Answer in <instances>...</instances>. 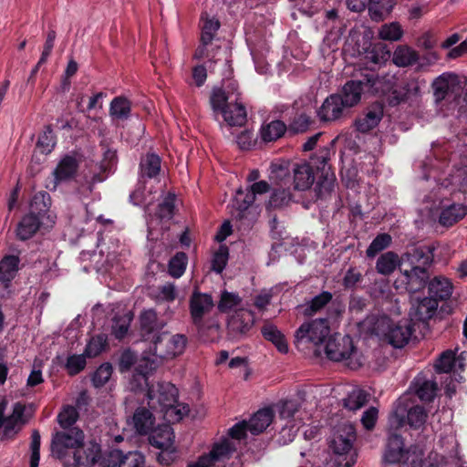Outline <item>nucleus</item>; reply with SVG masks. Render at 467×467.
<instances>
[{
    "label": "nucleus",
    "mask_w": 467,
    "mask_h": 467,
    "mask_svg": "<svg viewBox=\"0 0 467 467\" xmlns=\"http://www.w3.org/2000/svg\"><path fill=\"white\" fill-rule=\"evenodd\" d=\"M321 170V158L314 154L308 161L301 162L285 161L273 170L281 186H293L294 190L306 191L315 182L316 175Z\"/></svg>",
    "instance_id": "f257e3e1"
},
{
    "label": "nucleus",
    "mask_w": 467,
    "mask_h": 467,
    "mask_svg": "<svg viewBox=\"0 0 467 467\" xmlns=\"http://www.w3.org/2000/svg\"><path fill=\"white\" fill-rule=\"evenodd\" d=\"M235 88L234 83H230L227 88H213L210 103L215 115L221 114L223 121L230 127H242L247 121V112L245 107L240 102V93H234L228 90Z\"/></svg>",
    "instance_id": "f03ea898"
},
{
    "label": "nucleus",
    "mask_w": 467,
    "mask_h": 467,
    "mask_svg": "<svg viewBox=\"0 0 467 467\" xmlns=\"http://www.w3.org/2000/svg\"><path fill=\"white\" fill-rule=\"evenodd\" d=\"M321 115V108L316 109L309 97L299 98L291 105H284L280 109V116L292 135L306 132L314 122L313 115Z\"/></svg>",
    "instance_id": "7ed1b4c3"
},
{
    "label": "nucleus",
    "mask_w": 467,
    "mask_h": 467,
    "mask_svg": "<svg viewBox=\"0 0 467 467\" xmlns=\"http://www.w3.org/2000/svg\"><path fill=\"white\" fill-rule=\"evenodd\" d=\"M356 439L357 433L352 424L343 423L334 430L328 447L334 455L335 467H352L355 464L357 453L353 443Z\"/></svg>",
    "instance_id": "20e7f679"
},
{
    "label": "nucleus",
    "mask_w": 467,
    "mask_h": 467,
    "mask_svg": "<svg viewBox=\"0 0 467 467\" xmlns=\"http://www.w3.org/2000/svg\"><path fill=\"white\" fill-rule=\"evenodd\" d=\"M270 191V184L265 181L254 182L246 191L237 190L234 200V211L232 216L247 227H251L258 216L257 206L254 205L256 194H264Z\"/></svg>",
    "instance_id": "39448f33"
},
{
    "label": "nucleus",
    "mask_w": 467,
    "mask_h": 467,
    "mask_svg": "<svg viewBox=\"0 0 467 467\" xmlns=\"http://www.w3.org/2000/svg\"><path fill=\"white\" fill-rule=\"evenodd\" d=\"M148 400L151 408H156L158 404L160 410L172 421H180L189 411L187 406H183L182 410L175 406L178 402V389L171 382H159L156 387L150 388Z\"/></svg>",
    "instance_id": "423d86ee"
},
{
    "label": "nucleus",
    "mask_w": 467,
    "mask_h": 467,
    "mask_svg": "<svg viewBox=\"0 0 467 467\" xmlns=\"http://www.w3.org/2000/svg\"><path fill=\"white\" fill-rule=\"evenodd\" d=\"M296 349L308 358L321 356V317L305 321L295 332Z\"/></svg>",
    "instance_id": "0eeeda50"
},
{
    "label": "nucleus",
    "mask_w": 467,
    "mask_h": 467,
    "mask_svg": "<svg viewBox=\"0 0 467 467\" xmlns=\"http://www.w3.org/2000/svg\"><path fill=\"white\" fill-rule=\"evenodd\" d=\"M332 329L323 332V346L327 358L333 361L349 358L356 352L352 337L340 333H334L327 337L325 333L328 334Z\"/></svg>",
    "instance_id": "6e6552de"
},
{
    "label": "nucleus",
    "mask_w": 467,
    "mask_h": 467,
    "mask_svg": "<svg viewBox=\"0 0 467 467\" xmlns=\"http://www.w3.org/2000/svg\"><path fill=\"white\" fill-rule=\"evenodd\" d=\"M84 432L79 428H72L57 431L51 441L52 455L59 460L64 459L68 450H79L83 445Z\"/></svg>",
    "instance_id": "1a4fd4ad"
},
{
    "label": "nucleus",
    "mask_w": 467,
    "mask_h": 467,
    "mask_svg": "<svg viewBox=\"0 0 467 467\" xmlns=\"http://www.w3.org/2000/svg\"><path fill=\"white\" fill-rule=\"evenodd\" d=\"M161 168V159L156 153H147L140 162V175L137 188L130 194V201L137 204L140 201L148 179H157Z\"/></svg>",
    "instance_id": "9d476101"
},
{
    "label": "nucleus",
    "mask_w": 467,
    "mask_h": 467,
    "mask_svg": "<svg viewBox=\"0 0 467 467\" xmlns=\"http://www.w3.org/2000/svg\"><path fill=\"white\" fill-rule=\"evenodd\" d=\"M437 249L435 244H422L409 248L401 254L400 267L423 268L430 271L434 260V251Z\"/></svg>",
    "instance_id": "9b49d317"
},
{
    "label": "nucleus",
    "mask_w": 467,
    "mask_h": 467,
    "mask_svg": "<svg viewBox=\"0 0 467 467\" xmlns=\"http://www.w3.org/2000/svg\"><path fill=\"white\" fill-rule=\"evenodd\" d=\"M34 411L33 404L26 406L20 401L16 402L13 406L12 413L6 418L1 440L14 439L33 417Z\"/></svg>",
    "instance_id": "f8f14e48"
},
{
    "label": "nucleus",
    "mask_w": 467,
    "mask_h": 467,
    "mask_svg": "<svg viewBox=\"0 0 467 467\" xmlns=\"http://www.w3.org/2000/svg\"><path fill=\"white\" fill-rule=\"evenodd\" d=\"M410 456V451L405 449L402 436L396 432L390 433L384 453L385 467H400V464H408Z\"/></svg>",
    "instance_id": "ddd939ff"
},
{
    "label": "nucleus",
    "mask_w": 467,
    "mask_h": 467,
    "mask_svg": "<svg viewBox=\"0 0 467 467\" xmlns=\"http://www.w3.org/2000/svg\"><path fill=\"white\" fill-rule=\"evenodd\" d=\"M254 325V314L247 309H239L227 322V336L232 340H240L249 335Z\"/></svg>",
    "instance_id": "4468645a"
},
{
    "label": "nucleus",
    "mask_w": 467,
    "mask_h": 467,
    "mask_svg": "<svg viewBox=\"0 0 467 467\" xmlns=\"http://www.w3.org/2000/svg\"><path fill=\"white\" fill-rule=\"evenodd\" d=\"M386 323L388 330L385 333V337L391 346L400 348L409 343L415 331L414 325L409 319L394 322L389 318H386Z\"/></svg>",
    "instance_id": "2eb2a0df"
},
{
    "label": "nucleus",
    "mask_w": 467,
    "mask_h": 467,
    "mask_svg": "<svg viewBox=\"0 0 467 467\" xmlns=\"http://www.w3.org/2000/svg\"><path fill=\"white\" fill-rule=\"evenodd\" d=\"M157 368L155 361L148 358H143L140 363L135 367V369L129 381V389L135 393L146 391L148 397V389L153 388L154 385H150L149 376Z\"/></svg>",
    "instance_id": "dca6fc26"
},
{
    "label": "nucleus",
    "mask_w": 467,
    "mask_h": 467,
    "mask_svg": "<svg viewBox=\"0 0 467 467\" xmlns=\"http://www.w3.org/2000/svg\"><path fill=\"white\" fill-rule=\"evenodd\" d=\"M375 85V78L373 75H366L363 79H352L348 81L340 95V99L344 101L345 105L351 108L357 105L360 99L361 94L365 91H369Z\"/></svg>",
    "instance_id": "f3484780"
},
{
    "label": "nucleus",
    "mask_w": 467,
    "mask_h": 467,
    "mask_svg": "<svg viewBox=\"0 0 467 467\" xmlns=\"http://www.w3.org/2000/svg\"><path fill=\"white\" fill-rule=\"evenodd\" d=\"M213 306L214 303L210 294L194 289L189 300V310L193 325L202 327L204 316L209 314Z\"/></svg>",
    "instance_id": "a211bd4d"
},
{
    "label": "nucleus",
    "mask_w": 467,
    "mask_h": 467,
    "mask_svg": "<svg viewBox=\"0 0 467 467\" xmlns=\"http://www.w3.org/2000/svg\"><path fill=\"white\" fill-rule=\"evenodd\" d=\"M400 276L398 282H400L404 285L406 291L410 294H416L426 287L429 285L431 279L430 271L424 270L423 268L413 267L410 269L405 267H400Z\"/></svg>",
    "instance_id": "6ab92c4d"
},
{
    "label": "nucleus",
    "mask_w": 467,
    "mask_h": 467,
    "mask_svg": "<svg viewBox=\"0 0 467 467\" xmlns=\"http://www.w3.org/2000/svg\"><path fill=\"white\" fill-rule=\"evenodd\" d=\"M345 308L346 304L339 296L333 299L330 292L323 291V312L326 311V317H323V331L335 328L339 324Z\"/></svg>",
    "instance_id": "aec40b11"
},
{
    "label": "nucleus",
    "mask_w": 467,
    "mask_h": 467,
    "mask_svg": "<svg viewBox=\"0 0 467 467\" xmlns=\"http://www.w3.org/2000/svg\"><path fill=\"white\" fill-rule=\"evenodd\" d=\"M48 223L37 218L35 214L27 213L22 216L16 228V236L19 241H27L42 230H48Z\"/></svg>",
    "instance_id": "412c9836"
},
{
    "label": "nucleus",
    "mask_w": 467,
    "mask_h": 467,
    "mask_svg": "<svg viewBox=\"0 0 467 467\" xmlns=\"http://www.w3.org/2000/svg\"><path fill=\"white\" fill-rule=\"evenodd\" d=\"M51 202V196L47 192H37L30 201L28 212L48 223L49 226H54L56 215L50 212Z\"/></svg>",
    "instance_id": "4be33fe9"
},
{
    "label": "nucleus",
    "mask_w": 467,
    "mask_h": 467,
    "mask_svg": "<svg viewBox=\"0 0 467 467\" xmlns=\"http://www.w3.org/2000/svg\"><path fill=\"white\" fill-rule=\"evenodd\" d=\"M413 300H415V303H412L409 313L411 323L412 321L425 323L435 315L439 305L436 299L426 296L423 298L417 297Z\"/></svg>",
    "instance_id": "5701e85b"
},
{
    "label": "nucleus",
    "mask_w": 467,
    "mask_h": 467,
    "mask_svg": "<svg viewBox=\"0 0 467 467\" xmlns=\"http://www.w3.org/2000/svg\"><path fill=\"white\" fill-rule=\"evenodd\" d=\"M20 270V258L15 254H5L0 260V283L4 289L9 290L12 282Z\"/></svg>",
    "instance_id": "b1692460"
},
{
    "label": "nucleus",
    "mask_w": 467,
    "mask_h": 467,
    "mask_svg": "<svg viewBox=\"0 0 467 467\" xmlns=\"http://www.w3.org/2000/svg\"><path fill=\"white\" fill-rule=\"evenodd\" d=\"M78 168L79 162L76 157L69 154L62 157L53 171L56 184L75 179Z\"/></svg>",
    "instance_id": "393cba45"
},
{
    "label": "nucleus",
    "mask_w": 467,
    "mask_h": 467,
    "mask_svg": "<svg viewBox=\"0 0 467 467\" xmlns=\"http://www.w3.org/2000/svg\"><path fill=\"white\" fill-rule=\"evenodd\" d=\"M100 445L94 441L86 445L83 444L79 450L73 451L74 464L72 467L95 464L100 458Z\"/></svg>",
    "instance_id": "a878e982"
},
{
    "label": "nucleus",
    "mask_w": 467,
    "mask_h": 467,
    "mask_svg": "<svg viewBox=\"0 0 467 467\" xmlns=\"http://www.w3.org/2000/svg\"><path fill=\"white\" fill-rule=\"evenodd\" d=\"M162 325L158 321L157 313L153 309H148L140 315V335L144 341H148L158 335Z\"/></svg>",
    "instance_id": "bb28decb"
},
{
    "label": "nucleus",
    "mask_w": 467,
    "mask_h": 467,
    "mask_svg": "<svg viewBox=\"0 0 467 467\" xmlns=\"http://www.w3.org/2000/svg\"><path fill=\"white\" fill-rule=\"evenodd\" d=\"M132 423L138 434L146 435L153 430L155 417L146 407H138L133 413Z\"/></svg>",
    "instance_id": "cd10ccee"
},
{
    "label": "nucleus",
    "mask_w": 467,
    "mask_h": 467,
    "mask_svg": "<svg viewBox=\"0 0 467 467\" xmlns=\"http://www.w3.org/2000/svg\"><path fill=\"white\" fill-rule=\"evenodd\" d=\"M467 214V206L463 203H451L441 208L439 223L444 227H451Z\"/></svg>",
    "instance_id": "c85d7f7f"
},
{
    "label": "nucleus",
    "mask_w": 467,
    "mask_h": 467,
    "mask_svg": "<svg viewBox=\"0 0 467 467\" xmlns=\"http://www.w3.org/2000/svg\"><path fill=\"white\" fill-rule=\"evenodd\" d=\"M452 284L450 279L443 276H435L430 279L428 285L429 296L439 301L447 300L452 294Z\"/></svg>",
    "instance_id": "c756f323"
},
{
    "label": "nucleus",
    "mask_w": 467,
    "mask_h": 467,
    "mask_svg": "<svg viewBox=\"0 0 467 467\" xmlns=\"http://www.w3.org/2000/svg\"><path fill=\"white\" fill-rule=\"evenodd\" d=\"M173 431L170 425H162L153 429L149 436V443L157 449L171 448L173 444Z\"/></svg>",
    "instance_id": "7c9ffc66"
},
{
    "label": "nucleus",
    "mask_w": 467,
    "mask_h": 467,
    "mask_svg": "<svg viewBox=\"0 0 467 467\" xmlns=\"http://www.w3.org/2000/svg\"><path fill=\"white\" fill-rule=\"evenodd\" d=\"M346 108L348 107L340 99V95H331L323 101V122L339 119Z\"/></svg>",
    "instance_id": "2f4dec72"
},
{
    "label": "nucleus",
    "mask_w": 467,
    "mask_h": 467,
    "mask_svg": "<svg viewBox=\"0 0 467 467\" xmlns=\"http://www.w3.org/2000/svg\"><path fill=\"white\" fill-rule=\"evenodd\" d=\"M273 419L274 411L271 408L259 410L247 422L249 425V431L254 435L262 433L271 424Z\"/></svg>",
    "instance_id": "473e14b6"
},
{
    "label": "nucleus",
    "mask_w": 467,
    "mask_h": 467,
    "mask_svg": "<svg viewBox=\"0 0 467 467\" xmlns=\"http://www.w3.org/2000/svg\"><path fill=\"white\" fill-rule=\"evenodd\" d=\"M286 131L288 132V130L285 120L275 119L262 125L260 135L263 141L273 142L282 138Z\"/></svg>",
    "instance_id": "72a5a7b5"
},
{
    "label": "nucleus",
    "mask_w": 467,
    "mask_h": 467,
    "mask_svg": "<svg viewBox=\"0 0 467 467\" xmlns=\"http://www.w3.org/2000/svg\"><path fill=\"white\" fill-rule=\"evenodd\" d=\"M261 333L264 338L272 342L280 353L286 354L288 352V344L285 337L276 326L265 323L261 328Z\"/></svg>",
    "instance_id": "f704fd0d"
},
{
    "label": "nucleus",
    "mask_w": 467,
    "mask_h": 467,
    "mask_svg": "<svg viewBox=\"0 0 467 467\" xmlns=\"http://www.w3.org/2000/svg\"><path fill=\"white\" fill-rule=\"evenodd\" d=\"M293 202V194L289 185L281 186V181L278 182V187L275 188L269 201L266 203V209H279L288 205Z\"/></svg>",
    "instance_id": "c9c22d12"
},
{
    "label": "nucleus",
    "mask_w": 467,
    "mask_h": 467,
    "mask_svg": "<svg viewBox=\"0 0 467 467\" xmlns=\"http://www.w3.org/2000/svg\"><path fill=\"white\" fill-rule=\"evenodd\" d=\"M176 211V194L169 192L163 197L162 201L157 205L155 216L161 222H169L175 215Z\"/></svg>",
    "instance_id": "e433bc0d"
},
{
    "label": "nucleus",
    "mask_w": 467,
    "mask_h": 467,
    "mask_svg": "<svg viewBox=\"0 0 467 467\" xmlns=\"http://www.w3.org/2000/svg\"><path fill=\"white\" fill-rule=\"evenodd\" d=\"M131 112V102L123 96L115 97L109 105V116L113 120H126Z\"/></svg>",
    "instance_id": "4c0bfd02"
},
{
    "label": "nucleus",
    "mask_w": 467,
    "mask_h": 467,
    "mask_svg": "<svg viewBox=\"0 0 467 467\" xmlns=\"http://www.w3.org/2000/svg\"><path fill=\"white\" fill-rule=\"evenodd\" d=\"M134 315L131 311H127L122 315H115L112 318L111 334L116 339H123L129 332L130 323L133 320Z\"/></svg>",
    "instance_id": "58836bf2"
},
{
    "label": "nucleus",
    "mask_w": 467,
    "mask_h": 467,
    "mask_svg": "<svg viewBox=\"0 0 467 467\" xmlns=\"http://www.w3.org/2000/svg\"><path fill=\"white\" fill-rule=\"evenodd\" d=\"M400 261L401 256L399 257L396 253L389 251L381 254L378 258L376 263V269L378 273L384 275H389L393 273L397 267L400 269Z\"/></svg>",
    "instance_id": "ea45409f"
},
{
    "label": "nucleus",
    "mask_w": 467,
    "mask_h": 467,
    "mask_svg": "<svg viewBox=\"0 0 467 467\" xmlns=\"http://www.w3.org/2000/svg\"><path fill=\"white\" fill-rule=\"evenodd\" d=\"M382 109H369L364 116L356 119L355 125L359 132L365 133L374 129L381 120Z\"/></svg>",
    "instance_id": "a19ab883"
},
{
    "label": "nucleus",
    "mask_w": 467,
    "mask_h": 467,
    "mask_svg": "<svg viewBox=\"0 0 467 467\" xmlns=\"http://www.w3.org/2000/svg\"><path fill=\"white\" fill-rule=\"evenodd\" d=\"M418 59V53L407 46H400L397 47L392 57L395 65L403 67L415 64Z\"/></svg>",
    "instance_id": "79ce46f5"
},
{
    "label": "nucleus",
    "mask_w": 467,
    "mask_h": 467,
    "mask_svg": "<svg viewBox=\"0 0 467 467\" xmlns=\"http://www.w3.org/2000/svg\"><path fill=\"white\" fill-rule=\"evenodd\" d=\"M57 137L53 131L51 125L45 126L43 131L39 134L36 148L42 154H49L55 148Z\"/></svg>",
    "instance_id": "37998d69"
},
{
    "label": "nucleus",
    "mask_w": 467,
    "mask_h": 467,
    "mask_svg": "<svg viewBox=\"0 0 467 467\" xmlns=\"http://www.w3.org/2000/svg\"><path fill=\"white\" fill-rule=\"evenodd\" d=\"M437 44L438 39L435 33L431 30L424 32L417 39L418 47L430 51L427 55L429 57V62H435L439 59L438 54L434 51H431L437 46Z\"/></svg>",
    "instance_id": "c03bdc74"
},
{
    "label": "nucleus",
    "mask_w": 467,
    "mask_h": 467,
    "mask_svg": "<svg viewBox=\"0 0 467 467\" xmlns=\"http://www.w3.org/2000/svg\"><path fill=\"white\" fill-rule=\"evenodd\" d=\"M149 351L161 359H169L167 332H161L150 339Z\"/></svg>",
    "instance_id": "a18cd8bd"
},
{
    "label": "nucleus",
    "mask_w": 467,
    "mask_h": 467,
    "mask_svg": "<svg viewBox=\"0 0 467 467\" xmlns=\"http://www.w3.org/2000/svg\"><path fill=\"white\" fill-rule=\"evenodd\" d=\"M79 418L78 410L72 405H65L57 416V420L63 430L72 429Z\"/></svg>",
    "instance_id": "49530a36"
},
{
    "label": "nucleus",
    "mask_w": 467,
    "mask_h": 467,
    "mask_svg": "<svg viewBox=\"0 0 467 467\" xmlns=\"http://www.w3.org/2000/svg\"><path fill=\"white\" fill-rule=\"evenodd\" d=\"M108 347V336L106 334H99L92 337L84 349V354L88 358H95L102 353Z\"/></svg>",
    "instance_id": "de8ad7c7"
},
{
    "label": "nucleus",
    "mask_w": 467,
    "mask_h": 467,
    "mask_svg": "<svg viewBox=\"0 0 467 467\" xmlns=\"http://www.w3.org/2000/svg\"><path fill=\"white\" fill-rule=\"evenodd\" d=\"M188 339L185 335L182 334H176V335H170L167 333V346H168V352H169V358H173L183 353L186 345H187Z\"/></svg>",
    "instance_id": "09e8293b"
},
{
    "label": "nucleus",
    "mask_w": 467,
    "mask_h": 467,
    "mask_svg": "<svg viewBox=\"0 0 467 467\" xmlns=\"http://www.w3.org/2000/svg\"><path fill=\"white\" fill-rule=\"evenodd\" d=\"M188 256L184 252L176 253L169 261V274L175 278L181 277L186 269Z\"/></svg>",
    "instance_id": "8fccbe9b"
},
{
    "label": "nucleus",
    "mask_w": 467,
    "mask_h": 467,
    "mask_svg": "<svg viewBox=\"0 0 467 467\" xmlns=\"http://www.w3.org/2000/svg\"><path fill=\"white\" fill-rule=\"evenodd\" d=\"M427 417L425 409L422 406L416 405L408 410L407 422L411 428L419 430L425 424Z\"/></svg>",
    "instance_id": "3c124183"
},
{
    "label": "nucleus",
    "mask_w": 467,
    "mask_h": 467,
    "mask_svg": "<svg viewBox=\"0 0 467 467\" xmlns=\"http://www.w3.org/2000/svg\"><path fill=\"white\" fill-rule=\"evenodd\" d=\"M455 353L451 350L442 352L435 363L437 373H450L457 363Z\"/></svg>",
    "instance_id": "603ef678"
},
{
    "label": "nucleus",
    "mask_w": 467,
    "mask_h": 467,
    "mask_svg": "<svg viewBox=\"0 0 467 467\" xmlns=\"http://www.w3.org/2000/svg\"><path fill=\"white\" fill-rule=\"evenodd\" d=\"M234 450L233 444L228 440H224L220 443L214 444L209 454H204V456L210 459L211 463L214 466L217 461L228 456Z\"/></svg>",
    "instance_id": "864d4df0"
},
{
    "label": "nucleus",
    "mask_w": 467,
    "mask_h": 467,
    "mask_svg": "<svg viewBox=\"0 0 467 467\" xmlns=\"http://www.w3.org/2000/svg\"><path fill=\"white\" fill-rule=\"evenodd\" d=\"M241 302L242 298L237 294L223 290L221 293V298L218 302L217 308L221 313H228L234 307L240 305Z\"/></svg>",
    "instance_id": "5fc2aeb1"
},
{
    "label": "nucleus",
    "mask_w": 467,
    "mask_h": 467,
    "mask_svg": "<svg viewBox=\"0 0 467 467\" xmlns=\"http://www.w3.org/2000/svg\"><path fill=\"white\" fill-rule=\"evenodd\" d=\"M392 238L389 234L383 233L378 234L367 249L368 257L376 256L379 252L383 251L391 244Z\"/></svg>",
    "instance_id": "6e6d98bb"
},
{
    "label": "nucleus",
    "mask_w": 467,
    "mask_h": 467,
    "mask_svg": "<svg viewBox=\"0 0 467 467\" xmlns=\"http://www.w3.org/2000/svg\"><path fill=\"white\" fill-rule=\"evenodd\" d=\"M113 372L112 365L109 362L101 364L92 375V384L95 388L103 387L110 379Z\"/></svg>",
    "instance_id": "4d7b16f0"
},
{
    "label": "nucleus",
    "mask_w": 467,
    "mask_h": 467,
    "mask_svg": "<svg viewBox=\"0 0 467 467\" xmlns=\"http://www.w3.org/2000/svg\"><path fill=\"white\" fill-rule=\"evenodd\" d=\"M88 358L84 353L81 355H69L67 358L65 368L69 376H76L80 373L86 367Z\"/></svg>",
    "instance_id": "13d9d810"
},
{
    "label": "nucleus",
    "mask_w": 467,
    "mask_h": 467,
    "mask_svg": "<svg viewBox=\"0 0 467 467\" xmlns=\"http://www.w3.org/2000/svg\"><path fill=\"white\" fill-rule=\"evenodd\" d=\"M228 258L229 248L225 244H221L213 254L212 259V270L217 274H221L227 265Z\"/></svg>",
    "instance_id": "bf43d9fd"
},
{
    "label": "nucleus",
    "mask_w": 467,
    "mask_h": 467,
    "mask_svg": "<svg viewBox=\"0 0 467 467\" xmlns=\"http://www.w3.org/2000/svg\"><path fill=\"white\" fill-rule=\"evenodd\" d=\"M220 26L221 25L218 20L207 18L202 27L200 42L204 45H211L220 28Z\"/></svg>",
    "instance_id": "052dcab7"
},
{
    "label": "nucleus",
    "mask_w": 467,
    "mask_h": 467,
    "mask_svg": "<svg viewBox=\"0 0 467 467\" xmlns=\"http://www.w3.org/2000/svg\"><path fill=\"white\" fill-rule=\"evenodd\" d=\"M403 30L397 22L383 25L379 32V36L383 40L398 41L401 38Z\"/></svg>",
    "instance_id": "680f3d73"
},
{
    "label": "nucleus",
    "mask_w": 467,
    "mask_h": 467,
    "mask_svg": "<svg viewBox=\"0 0 467 467\" xmlns=\"http://www.w3.org/2000/svg\"><path fill=\"white\" fill-rule=\"evenodd\" d=\"M438 384L433 380H424L418 388L416 393L419 399L425 402L432 401L436 397Z\"/></svg>",
    "instance_id": "e2e57ef3"
},
{
    "label": "nucleus",
    "mask_w": 467,
    "mask_h": 467,
    "mask_svg": "<svg viewBox=\"0 0 467 467\" xmlns=\"http://www.w3.org/2000/svg\"><path fill=\"white\" fill-rule=\"evenodd\" d=\"M368 402V395L365 391L353 392L344 400V407L349 410H358Z\"/></svg>",
    "instance_id": "0e129e2a"
},
{
    "label": "nucleus",
    "mask_w": 467,
    "mask_h": 467,
    "mask_svg": "<svg viewBox=\"0 0 467 467\" xmlns=\"http://www.w3.org/2000/svg\"><path fill=\"white\" fill-rule=\"evenodd\" d=\"M279 416L283 420H291L299 410L300 403L296 400H285L278 405Z\"/></svg>",
    "instance_id": "69168bd1"
},
{
    "label": "nucleus",
    "mask_w": 467,
    "mask_h": 467,
    "mask_svg": "<svg viewBox=\"0 0 467 467\" xmlns=\"http://www.w3.org/2000/svg\"><path fill=\"white\" fill-rule=\"evenodd\" d=\"M363 280V275L357 267H349L342 279V285L346 289H355Z\"/></svg>",
    "instance_id": "338daca9"
},
{
    "label": "nucleus",
    "mask_w": 467,
    "mask_h": 467,
    "mask_svg": "<svg viewBox=\"0 0 467 467\" xmlns=\"http://www.w3.org/2000/svg\"><path fill=\"white\" fill-rule=\"evenodd\" d=\"M144 456L139 451H130L121 455L119 467H144Z\"/></svg>",
    "instance_id": "774afa93"
}]
</instances>
